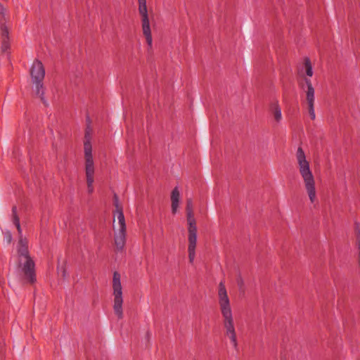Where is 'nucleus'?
I'll list each match as a JSON object with an SVG mask.
<instances>
[{"instance_id": "nucleus-1", "label": "nucleus", "mask_w": 360, "mask_h": 360, "mask_svg": "<svg viewBox=\"0 0 360 360\" xmlns=\"http://www.w3.org/2000/svg\"><path fill=\"white\" fill-rule=\"evenodd\" d=\"M295 158L297 169L303 181L309 200L311 203H314L316 199L315 178L311 169L310 162L307 160V155L301 147L297 149Z\"/></svg>"}, {"instance_id": "nucleus-2", "label": "nucleus", "mask_w": 360, "mask_h": 360, "mask_svg": "<svg viewBox=\"0 0 360 360\" xmlns=\"http://www.w3.org/2000/svg\"><path fill=\"white\" fill-rule=\"evenodd\" d=\"M218 296L219 304L224 318V326L226 335L229 338L233 347L236 348L238 342L230 300L226 288L221 282L219 283Z\"/></svg>"}, {"instance_id": "nucleus-3", "label": "nucleus", "mask_w": 360, "mask_h": 360, "mask_svg": "<svg viewBox=\"0 0 360 360\" xmlns=\"http://www.w3.org/2000/svg\"><path fill=\"white\" fill-rule=\"evenodd\" d=\"M300 78V85L306 94L309 112H314V93L315 90L311 77L314 75L313 65L309 58H304L303 64L298 70Z\"/></svg>"}, {"instance_id": "nucleus-4", "label": "nucleus", "mask_w": 360, "mask_h": 360, "mask_svg": "<svg viewBox=\"0 0 360 360\" xmlns=\"http://www.w3.org/2000/svg\"><path fill=\"white\" fill-rule=\"evenodd\" d=\"M18 269L19 274H22L24 279L29 283L36 281L34 263L29 256L27 243L25 240H20L18 245Z\"/></svg>"}, {"instance_id": "nucleus-5", "label": "nucleus", "mask_w": 360, "mask_h": 360, "mask_svg": "<svg viewBox=\"0 0 360 360\" xmlns=\"http://www.w3.org/2000/svg\"><path fill=\"white\" fill-rule=\"evenodd\" d=\"M30 74L32 81V90L34 96L39 98L44 105L48 106L49 103L45 97V88L43 84L45 77V69L42 63L39 60H34L30 69Z\"/></svg>"}, {"instance_id": "nucleus-6", "label": "nucleus", "mask_w": 360, "mask_h": 360, "mask_svg": "<svg viewBox=\"0 0 360 360\" xmlns=\"http://www.w3.org/2000/svg\"><path fill=\"white\" fill-rule=\"evenodd\" d=\"M84 171L87 184V191L89 193H92L94 191V175L96 172L95 162L92 155V146L90 140V136L86 134L84 143Z\"/></svg>"}, {"instance_id": "nucleus-7", "label": "nucleus", "mask_w": 360, "mask_h": 360, "mask_svg": "<svg viewBox=\"0 0 360 360\" xmlns=\"http://www.w3.org/2000/svg\"><path fill=\"white\" fill-rule=\"evenodd\" d=\"M116 207L115 217L117 218V222L114 225L115 244L117 250L122 251L126 243V224L122 210L119 207L117 202H116Z\"/></svg>"}, {"instance_id": "nucleus-8", "label": "nucleus", "mask_w": 360, "mask_h": 360, "mask_svg": "<svg viewBox=\"0 0 360 360\" xmlns=\"http://www.w3.org/2000/svg\"><path fill=\"white\" fill-rule=\"evenodd\" d=\"M112 295L113 309L118 319L123 317V288L121 283V275L119 272L115 271L112 276Z\"/></svg>"}, {"instance_id": "nucleus-9", "label": "nucleus", "mask_w": 360, "mask_h": 360, "mask_svg": "<svg viewBox=\"0 0 360 360\" xmlns=\"http://www.w3.org/2000/svg\"><path fill=\"white\" fill-rule=\"evenodd\" d=\"M11 25L8 20L0 22V49L6 53L10 48L9 33Z\"/></svg>"}, {"instance_id": "nucleus-10", "label": "nucleus", "mask_w": 360, "mask_h": 360, "mask_svg": "<svg viewBox=\"0 0 360 360\" xmlns=\"http://www.w3.org/2000/svg\"><path fill=\"white\" fill-rule=\"evenodd\" d=\"M188 252L190 263L193 264L195 258V248L197 244V230L188 231Z\"/></svg>"}, {"instance_id": "nucleus-11", "label": "nucleus", "mask_w": 360, "mask_h": 360, "mask_svg": "<svg viewBox=\"0 0 360 360\" xmlns=\"http://www.w3.org/2000/svg\"><path fill=\"white\" fill-rule=\"evenodd\" d=\"M141 27H142L143 34L146 38V43L148 46V48L151 49L153 46V37H152V34H151L149 18L141 20Z\"/></svg>"}, {"instance_id": "nucleus-12", "label": "nucleus", "mask_w": 360, "mask_h": 360, "mask_svg": "<svg viewBox=\"0 0 360 360\" xmlns=\"http://www.w3.org/2000/svg\"><path fill=\"white\" fill-rule=\"evenodd\" d=\"M181 201L180 192L178 187H175L171 193V209L173 214L178 212L179 204Z\"/></svg>"}, {"instance_id": "nucleus-13", "label": "nucleus", "mask_w": 360, "mask_h": 360, "mask_svg": "<svg viewBox=\"0 0 360 360\" xmlns=\"http://www.w3.org/2000/svg\"><path fill=\"white\" fill-rule=\"evenodd\" d=\"M139 1V12L141 15V20L148 19V9L146 6V0Z\"/></svg>"}, {"instance_id": "nucleus-14", "label": "nucleus", "mask_w": 360, "mask_h": 360, "mask_svg": "<svg viewBox=\"0 0 360 360\" xmlns=\"http://www.w3.org/2000/svg\"><path fill=\"white\" fill-rule=\"evenodd\" d=\"M187 215V222H188V231L197 230L196 222L194 218L193 212L188 213Z\"/></svg>"}, {"instance_id": "nucleus-15", "label": "nucleus", "mask_w": 360, "mask_h": 360, "mask_svg": "<svg viewBox=\"0 0 360 360\" xmlns=\"http://www.w3.org/2000/svg\"><path fill=\"white\" fill-rule=\"evenodd\" d=\"M12 212H13V224L16 226L18 233L20 234H21L22 233V229H21V227H20V219H19V218H18V217L17 215V209H16L15 207H13Z\"/></svg>"}, {"instance_id": "nucleus-16", "label": "nucleus", "mask_w": 360, "mask_h": 360, "mask_svg": "<svg viewBox=\"0 0 360 360\" xmlns=\"http://www.w3.org/2000/svg\"><path fill=\"white\" fill-rule=\"evenodd\" d=\"M193 206L192 199L188 198L186 201V214L193 212Z\"/></svg>"}, {"instance_id": "nucleus-17", "label": "nucleus", "mask_w": 360, "mask_h": 360, "mask_svg": "<svg viewBox=\"0 0 360 360\" xmlns=\"http://www.w3.org/2000/svg\"><path fill=\"white\" fill-rule=\"evenodd\" d=\"M6 8L0 4V22L7 20L6 18Z\"/></svg>"}, {"instance_id": "nucleus-18", "label": "nucleus", "mask_w": 360, "mask_h": 360, "mask_svg": "<svg viewBox=\"0 0 360 360\" xmlns=\"http://www.w3.org/2000/svg\"><path fill=\"white\" fill-rule=\"evenodd\" d=\"M272 112H281V109L276 101L272 103Z\"/></svg>"}, {"instance_id": "nucleus-19", "label": "nucleus", "mask_w": 360, "mask_h": 360, "mask_svg": "<svg viewBox=\"0 0 360 360\" xmlns=\"http://www.w3.org/2000/svg\"><path fill=\"white\" fill-rule=\"evenodd\" d=\"M4 238L6 240L7 243H10L12 240V235L10 231H6L4 233Z\"/></svg>"}, {"instance_id": "nucleus-20", "label": "nucleus", "mask_w": 360, "mask_h": 360, "mask_svg": "<svg viewBox=\"0 0 360 360\" xmlns=\"http://www.w3.org/2000/svg\"><path fill=\"white\" fill-rule=\"evenodd\" d=\"M58 273L59 274H60L64 278L66 277V276H67L66 270L65 269L64 267H61V268L58 267Z\"/></svg>"}, {"instance_id": "nucleus-21", "label": "nucleus", "mask_w": 360, "mask_h": 360, "mask_svg": "<svg viewBox=\"0 0 360 360\" xmlns=\"http://www.w3.org/2000/svg\"><path fill=\"white\" fill-rule=\"evenodd\" d=\"M281 115L282 114H275L274 120L276 122H278L281 120Z\"/></svg>"}, {"instance_id": "nucleus-22", "label": "nucleus", "mask_w": 360, "mask_h": 360, "mask_svg": "<svg viewBox=\"0 0 360 360\" xmlns=\"http://www.w3.org/2000/svg\"><path fill=\"white\" fill-rule=\"evenodd\" d=\"M51 94L53 95V98H54L55 97V89H51Z\"/></svg>"}, {"instance_id": "nucleus-23", "label": "nucleus", "mask_w": 360, "mask_h": 360, "mask_svg": "<svg viewBox=\"0 0 360 360\" xmlns=\"http://www.w3.org/2000/svg\"><path fill=\"white\" fill-rule=\"evenodd\" d=\"M311 117L312 120H314L315 117H316V114H314V113L311 114Z\"/></svg>"}]
</instances>
